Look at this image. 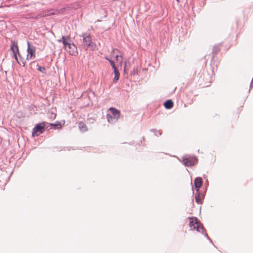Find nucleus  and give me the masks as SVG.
<instances>
[{
	"label": "nucleus",
	"instance_id": "aec40b11",
	"mask_svg": "<svg viewBox=\"0 0 253 253\" xmlns=\"http://www.w3.org/2000/svg\"><path fill=\"white\" fill-rule=\"evenodd\" d=\"M48 117L50 118V119H55L56 116V114L54 113V112H49L48 114Z\"/></svg>",
	"mask_w": 253,
	"mask_h": 253
},
{
	"label": "nucleus",
	"instance_id": "4468645a",
	"mask_svg": "<svg viewBox=\"0 0 253 253\" xmlns=\"http://www.w3.org/2000/svg\"><path fill=\"white\" fill-rule=\"evenodd\" d=\"M47 124L49 126H51V128H53L54 129H59L62 127L61 124L60 122L57 121L55 123H47Z\"/></svg>",
	"mask_w": 253,
	"mask_h": 253
},
{
	"label": "nucleus",
	"instance_id": "b1692460",
	"mask_svg": "<svg viewBox=\"0 0 253 253\" xmlns=\"http://www.w3.org/2000/svg\"><path fill=\"white\" fill-rule=\"evenodd\" d=\"M104 58H105V59L106 60H107V61H108L109 62H110V61H111V60H112L110 58H109L108 56H105Z\"/></svg>",
	"mask_w": 253,
	"mask_h": 253
},
{
	"label": "nucleus",
	"instance_id": "f257e3e1",
	"mask_svg": "<svg viewBox=\"0 0 253 253\" xmlns=\"http://www.w3.org/2000/svg\"><path fill=\"white\" fill-rule=\"evenodd\" d=\"M188 218L190 220L189 225L191 228V230L196 229L198 232L203 234L205 237L210 241V242L212 243L211 240L206 232V229L204 228L201 222L198 220L197 217L191 216L189 217Z\"/></svg>",
	"mask_w": 253,
	"mask_h": 253
},
{
	"label": "nucleus",
	"instance_id": "4be33fe9",
	"mask_svg": "<svg viewBox=\"0 0 253 253\" xmlns=\"http://www.w3.org/2000/svg\"><path fill=\"white\" fill-rule=\"evenodd\" d=\"M109 63H110L113 70L117 68L114 62L112 60L111 61H110Z\"/></svg>",
	"mask_w": 253,
	"mask_h": 253
},
{
	"label": "nucleus",
	"instance_id": "c756f323",
	"mask_svg": "<svg viewBox=\"0 0 253 253\" xmlns=\"http://www.w3.org/2000/svg\"><path fill=\"white\" fill-rule=\"evenodd\" d=\"M145 140L144 137H143V140Z\"/></svg>",
	"mask_w": 253,
	"mask_h": 253
},
{
	"label": "nucleus",
	"instance_id": "dca6fc26",
	"mask_svg": "<svg viewBox=\"0 0 253 253\" xmlns=\"http://www.w3.org/2000/svg\"><path fill=\"white\" fill-rule=\"evenodd\" d=\"M113 70H114L115 77L113 79V81L114 83H116L119 80L120 74V72L117 68L114 69Z\"/></svg>",
	"mask_w": 253,
	"mask_h": 253
},
{
	"label": "nucleus",
	"instance_id": "a211bd4d",
	"mask_svg": "<svg viewBox=\"0 0 253 253\" xmlns=\"http://www.w3.org/2000/svg\"><path fill=\"white\" fill-rule=\"evenodd\" d=\"M37 66L38 67L37 70L42 73H45V68L44 67H41L38 64H37Z\"/></svg>",
	"mask_w": 253,
	"mask_h": 253
},
{
	"label": "nucleus",
	"instance_id": "cd10ccee",
	"mask_svg": "<svg viewBox=\"0 0 253 253\" xmlns=\"http://www.w3.org/2000/svg\"><path fill=\"white\" fill-rule=\"evenodd\" d=\"M177 1V2H179V0H176Z\"/></svg>",
	"mask_w": 253,
	"mask_h": 253
},
{
	"label": "nucleus",
	"instance_id": "20e7f679",
	"mask_svg": "<svg viewBox=\"0 0 253 253\" xmlns=\"http://www.w3.org/2000/svg\"><path fill=\"white\" fill-rule=\"evenodd\" d=\"M46 124L47 123L44 122L37 124L33 129L32 135L38 136L42 133L44 131L45 128H47L48 127V126H46Z\"/></svg>",
	"mask_w": 253,
	"mask_h": 253
},
{
	"label": "nucleus",
	"instance_id": "393cba45",
	"mask_svg": "<svg viewBox=\"0 0 253 253\" xmlns=\"http://www.w3.org/2000/svg\"><path fill=\"white\" fill-rule=\"evenodd\" d=\"M157 132L159 133V134L160 135H162V130H158V131H157Z\"/></svg>",
	"mask_w": 253,
	"mask_h": 253
},
{
	"label": "nucleus",
	"instance_id": "412c9836",
	"mask_svg": "<svg viewBox=\"0 0 253 253\" xmlns=\"http://www.w3.org/2000/svg\"><path fill=\"white\" fill-rule=\"evenodd\" d=\"M115 58H116V60L117 61H119L120 60V58H121V63L122 62V60H123V57L122 55H116L115 56Z\"/></svg>",
	"mask_w": 253,
	"mask_h": 253
},
{
	"label": "nucleus",
	"instance_id": "0eeeda50",
	"mask_svg": "<svg viewBox=\"0 0 253 253\" xmlns=\"http://www.w3.org/2000/svg\"><path fill=\"white\" fill-rule=\"evenodd\" d=\"M207 191V188L203 193H201L200 191L196 192L195 194V201L198 204H201L203 203V200L205 198V194Z\"/></svg>",
	"mask_w": 253,
	"mask_h": 253
},
{
	"label": "nucleus",
	"instance_id": "39448f33",
	"mask_svg": "<svg viewBox=\"0 0 253 253\" xmlns=\"http://www.w3.org/2000/svg\"><path fill=\"white\" fill-rule=\"evenodd\" d=\"M83 38V46L84 49L87 50L89 47L93 44L90 34L84 33L80 36Z\"/></svg>",
	"mask_w": 253,
	"mask_h": 253
},
{
	"label": "nucleus",
	"instance_id": "6e6552de",
	"mask_svg": "<svg viewBox=\"0 0 253 253\" xmlns=\"http://www.w3.org/2000/svg\"><path fill=\"white\" fill-rule=\"evenodd\" d=\"M70 39V37L69 36H62L61 40H58V42H62L64 47L65 50L67 51V48L71 46V43L68 42V40Z\"/></svg>",
	"mask_w": 253,
	"mask_h": 253
},
{
	"label": "nucleus",
	"instance_id": "7ed1b4c3",
	"mask_svg": "<svg viewBox=\"0 0 253 253\" xmlns=\"http://www.w3.org/2000/svg\"><path fill=\"white\" fill-rule=\"evenodd\" d=\"M198 162V159L194 156L185 155L182 157V163L185 167H192Z\"/></svg>",
	"mask_w": 253,
	"mask_h": 253
},
{
	"label": "nucleus",
	"instance_id": "423d86ee",
	"mask_svg": "<svg viewBox=\"0 0 253 253\" xmlns=\"http://www.w3.org/2000/svg\"><path fill=\"white\" fill-rule=\"evenodd\" d=\"M27 55L26 57V60H29L30 59H34L36 57L35 52H36V47L34 45H31L30 44V42L28 41L27 42Z\"/></svg>",
	"mask_w": 253,
	"mask_h": 253
},
{
	"label": "nucleus",
	"instance_id": "bb28decb",
	"mask_svg": "<svg viewBox=\"0 0 253 253\" xmlns=\"http://www.w3.org/2000/svg\"><path fill=\"white\" fill-rule=\"evenodd\" d=\"M126 65L125 64V66L124 67V71L126 72Z\"/></svg>",
	"mask_w": 253,
	"mask_h": 253
},
{
	"label": "nucleus",
	"instance_id": "f03ea898",
	"mask_svg": "<svg viewBox=\"0 0 253 253\" xmlns=\"http://www.w3.org/2000/svg\"><path fill=\"white\" fill-rule=\"evenodd\" d=\"M10 51L12 52L13 57L17 62L18 64L20 66L25 67L26 62L19 52L17 42L14 40L11 41Z\"/></svg>",
	"mask_w": 253,
	"mask_h": 253
},
{
	"label": "nucleus",
	"instance_id": "f8f14e48",
	"mask_svg": "<svg viewBox=\"0 0 253 253\" xmlns=\"http://www.w3.org/2000/svg\"><path fill=\"white\" fill-rule=\"evenodd\" d=\"M164 105L165 108L170 109L173 106V102L171 100L169 99L164 102Z\"/></svg>",
	"mask_w": 253,
	"mask_h": 253
},
{
	"label": "nucleus",
	"instance_id": "f3484780",
	"mask_svg": "<svg viewBox=\"0 0 253 253\" xmlns=\"http://www.w3.org/2000/svg\"><path fill=\"white\" fill-rule=\"evenodd\" d=\"M106 118L108 122L110 123H113L114 122H116L117 121H115V118H113V116L112 115L109 114H107L106 115Z\"/></svg>",
	"mask_w": 253,
	"mask_h": 253
},
{
	"label": "nucleus",
	"instance_id": "2eb2a0df",
	"mask_svg": "<svg viewBox=\"0 0 253 253\" xmlns=\"http://www.w3.org/2000/svg\"><path fill=\"white\" fill-rule=\"evenodd\" d=\"M79 127L82 132H84L87 130V126L84 122H81L79 123Z\"/></svg>",
	"mask_w": 253,
	"mask_h": 253
},
{
	"label": "nucleus",
	"instance_id": "6ab92c4d",
	"mask_svg": "<svg viewBox=\"0 0 253 253\" xmlns=\"http://www.w3.org/2000/svg\"><path fill=\"white\" fill-rule=\"evenodd\" d=\"M138 73V71L137 68H134L133 71H131L130 73V75L131 76H135V75H137Z\"/></svg>",
	"mask_w": 253,
	"mask_h": 253
},
{
	"label": "nucleus",
	"instance_id": "9d476101",
	"mask_svg": "<svg viewBox=\"0 0 253 253\" xmlns=\"http://www.w3.org/2000/svg\"><path fill=\"white\" fill-rule=\"evenodd\" d=\"M203 183V180L201 177H197L195 178L194 181V184L196 192H198V191H200V189L202 187Z\"/></svg>",
	"mask_w": 253,
	"mask_h": 253
},
{
	"label": "nucleus",
	"instance_id": "5701e85b",
	"mask_svg": "<svg viewBox=\"0 0 253 253\" xmlns=\"http://www.w3.org/2000/svg\"><path fill=\"white\" fill-rule=\"evenodd\" d=\"M253 87V79H252V81H251V83L250 84V88H252Z\"/></svg>",
	"mask_w": 253,
	"mask_h": 253
},
{
	"label": "nucleus",
	"instance_id": "ddd939ff",
	"mask_svg": "<svg viewBox=\"0 0 253 253\" xmlns=\"http://www.w3.org/2000/svg\"><path fill=\"white\" fill-rule=\"evenodd\" d=\"M220 46H221V43H220L219 44L215 45L213 47L212 56V59L214 57L215 55H216V54L220 51Z\"/></svg>",
	"mask_w": 253,
	"mask_h": 253
},
{
	"label": "nucleus",
	"instance_id": "c85d7f7f",
	"mask_svg": "<svg viewBox=\"0 0 253 253\" xmlns=\"http://www.w3.org/2000/svg\"><path fill=\"white\" fill-rule=\"evenodd\" d=\"M209 185V184H208V181L207 180V186Z\"/></svg>",
	"mask_w": 253,
	"mask_h": 253
},
{
	"label": "nucleus",
	"instance_id": "9b49d317",
	"mask_svg": "<svg viewBox=\"0 0 253 253\" xmlns=\"http://www.w3.org/2000/svg\"><path fill=\"white\" fill-rule=\"evenodd\" d=\"M109 110L112 113V115L113 116V118H115V121H117L120 116V111L118 109L114 107H110Z\"/></svg>",
	"mask_w": 253,
	"mask_h": 253
},
{
	"label": "nucleus",
	"instance_id": "a878e982",
	"mask_svg": "<svg viewBox=\"0 0 253 253\" xmlns=\"http://www.w3.org/2000/svg\"><path fill=\"white\" fill-rule=\"evenodd\" d=\"M150 131H156V130L155 129H150Z\"/></svg>",
	"mask_w": 253,
	"mask_h": 253
},
{
	"label": "nucleus",
	"instance_id": "1a4fd4ad",
	"mask_svg": "<svg viewBox=\"0 0 253 253\" xmlns=\"http://www.w3.org/2000/svg\"><path fill=\"white\" fill-rule=\"evenodd\" d=\"M67 52L69 54L72 56H77L78 55V52L77 46L73 43L71 44V46L67 48Z\"/></svg>",
	"mask_w": 253,
	"mask_h": 253
}]
</instances>
